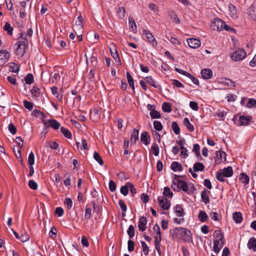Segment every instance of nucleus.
I'll list each match as a JSON object with an SVG mask.
<instances>
[{"mask_svg":"<svg viewBox=\"0 0 256 256\" xmlns=\"http://www.w3.org/2000/svg\"><path fill=\"white\" fill-rule=\"evenodd\" d=\"M162 109L164 112H170L172 110L171 108V104L168 102H164L162 105Z\"/></svg>","mask_w":256,"mask_h":256,"instance_id":"obj_32","label":"nucleus"},{"mask_svg":"<svg viewBox=\"0 0 256 256\" xmlns=\"http://www.w3.org/2000/svg\"><path fill=\"white\" fill-rule=\"evenodd\" d=\"M28 186L33 190H36L38 188V184L36 182L33 180H29Z\"/></svg>","mask_w":256,"mask_h":256,"instance_id":"obj_56","label":"nucleus"},{"mask_svg":"<svg viewBox=\"0 0 256 256\" xmlns=\"http://www.w3.org/2000/svg\"><path fill=\"white\" fill-rule=\"evenodd\" d=\"M48 124L54 130H58L60 126V124L55 120H49Z\"/></svg>","mask_w":256,"mask_h":256,"instance_id":"obj_27","label":"nucleus"},{"mask_svg":"<svg viewBox=\"0 0 256 256\" xmlns=\"http://www.w3.org/2000/svg\"><path fill=\"white\" fill-rule=\"evenodd\" d=\"M181 239L187 242H192V236L191 232L189 230L185 228Z\"/></svg>","mask_w":256,"mask_h":256,"instance_id":"obj_10","label":"nucleus"},{"mask_svg":"<svg viewBox=\"0 0 256 256\" xmlns=\"http://www.w3.org/2000/svg\"><path fill=\"white\" fill-rule=\"evenodd\" d=\"M148 8L155 13H158L159 12L158 6L154 3L149 4Z\"/></svg>","mask_w":256,"mask_h":256,"instance_id":"obj_49","label":"nucleus"},{"mask_svg":"<svg viewBox=\"0 0 256 256\" xmlns=\"http://www.w3.org/2000/svg\"><path fill=\"white\" fill-rule=\"evenodd\" d=\"M128 190H130V192L132 194V195L136 194V190L133 184L128 182Z\"/></svg>","mask_w":256,"mask_h":256,"instance_id":"obj_60","label":"nucleus"},{"mask_svg":"<svg viewBox=\"0 0 256 256\" xmlns=\"http://www.w3.org/2000/svg\"><path fill=\"white\" fill-rule=\"evenodd\" d=\"M246 52L244 50L240 49L234 52L231 58L234 60L239 61L243 60L246 56Z\"/></svg>","mask_w":256,"mask_h":256,"instance_id":"obj_5","label":"nucleus"},{"mask_svg":"<svg viewBox=\"0 0 256 256\" xmlns=\"http://www.w3.org/2000/svg\"><path fill=\"white\" fill-rule=\"evenodd\" d=\"M171 187L173 190L178 192L180 190H182L184 192H187L188 188L186 182L176 178L174 180Z\"/></svg>","mask_w":256,"mask_h":256,"instance_id":"obj_3","label":"nucleus"},{"mask_svg":"<svg viewBox=\"0 0 256 256\" xmlns=\"http://www.w3.org/2000/svg\"><path fill=\"white\" fill-rule=\"evenodd\" d=\"M64 203L68 209H70L72 206V201L70 198H66L64 200Z\"/></svg>","mask_w":256,"mask_h":256,"instance_id":"obj_59","label":"nucleus"},{"mask_svg":"<svg viewBox=\"0 0 256 256\" xmlns=\"http://www.w3.org/2000/svg\"><path fill=\"white\" fill-rule=\"evenodd\" d=\"M20 68L18 64L14 62H12L10 64L9 66V70L13 72L18 73L19 71Z\"/></svg>","mask_w":256,"mask_h":256,"instance_id":"obj_30","label":"nucleus"},{"mask_svg":"<svg viewBox=\"0 0 256 256\" xmlns=\"http://www.w3.org/2000/svg\"><path fill=\"white\" fill-rule=\"evenodd\" d=\"M248 247L252 249L254 252L256 251V238L254 237L251 238L248 243Z\"/></svg>","mask_w":256,"mask_h":256,"instance_id":"obj_19","label":"nucleus"},{"mask_svg":"<svg viewBox=\"0 0 256 256\" xmlns=\"http://www.w3.org/2000/svg\"><path fill=\"white\" fill-rule=\"evenodd\" d=\"M147 224V220L146 217L142 216L139 219L138 227L139 230L144 232L146 229V224Z\"/></svg>","mask_w":256,"mask_h":256,"instance_id":"obj_14","label":"nucleus"},{"mask_svg":"<svg viewBox=\"0 0 256 256\" xmlns=\"http://www.w3.org/2000/svg\"><path fill=\"white\" fill-rule=\"evenodd\" d=\"M164 196L171 198L173 196L172 192L170 190L168 187H165L164 188V191L163 192Z\"/></svg>","mask_w":256,"mask_h":256,"instance_id":"obj_39","label":"nucleus"},{"mask_svg":"<svg viewBox=\"0 0 256 256\" xmlns=\"http://www.w3.org/2000/svg\"><path fill=\"white\" fill-rule=\"evenodd\" d=\"M200 74L202 78L206 80H208L212 76V70L210 68L203 69Z\"/></svg>","mask_w":256,"mask_h":256,"instance_id":"obj_13","label":"nucleus"},{"mask_svg":"<svg viewBox=\"0 0 256 256\" xmlns=\"http://www.w3.org/2000/svg\"><path fill=\"white\" fill-rule=\"evenodd\" d=\"M4 29V30L7 32V34L10 36L12 34L13 28L10 26V24L8 22H6Z\"/></svg>","mask_w":256,"mask_h":256,"instance_id":"obj_37","label":"nucleus"},{"mask_svg":"<svg viewBox=\"0 0 256 256\" xmlns=\"http://www.w3.org/2000/svg\"><path fill=\"white\" fill-rule=\"evenodd\" d=\"M52 94L56 96V98L60 101L62 98V94L61 93L58 92V88L56 86H53L51 88Z\"/></svg>","mask_w":256,"mask_h":256,"instance_id":"obj_22","label":"nucleus"},{"mask_svg":"<svg viewBox=\"0 0 256 256\" xmlns=\"http://www.w3.org/2000/svg\"><path fill=\"white\" fill-rule=\"evenodd\" d=\"M187 42L189 46L192 48H198L201 44L200 40L196 38H188Z\"/></svg>","mask_w":256,"mask_h":256,"instance_id":"obj_11","label":"nucleus"},{"mask_svg":"<svg viewBox=\"0 0 256 256\" xmlns=\"http://www.w3.org/2000/svg\"><path fill=\"white\" fill-rule=\"evenodd\" d=\"M160 206L164 209L168 210L170 206V202L167 198L164 196H159L158 198Z\"/></svg>","mask_w":256,"mask_h":256,"instance_id":"obj_8","label":"nucleus"},{"mask_svg":"<svg viewBox=\"0 0 256 256\" xmlns=\"http://www.w3.org/2000/svg\"><path fill=\"white\" fill-rule=\"evenodd\" d=\"M144 80L147 83H148L150 86L154 88H156L155 80L153 79V78L152 76H147L144 78Z\"/></svg>","mask_w":256,"mask_h":256,"instance_id":"obj_43","label":"nucleus"},{"mask_svg":"<svg viewBox=\"0 0 256 256\" xmlns=\"http://www.w3.org/2000/svg\"><path fill=\"white\" fill-rule=\"evenodd\" d=\"M208 217L204 211L200 210L199 212L198 218L200 222H205L208 220Z\"/></svg>","mask_w":256,"mask_h":256,"instance_id":"obj_23","label":"nucleus"},{"mask_svg":"<svg viewBox=\"0 0 256 256\" xmlns=\"http://www.w3.org/2000/svg\"><path fill=\"white\" fill-rule=\"evenodd\" d=\"M216 178L222 182H224L225 181V176L224 175V174L222 172H217L216 175Z\"/></svg>","mask_w":256,"mask_h":256,"instance_id":"obj_58","label":"nucleus"},{"mask_svg":"<svg viewBox=\"0 0 256 256\" xmlns=\"http://www.w3.org/2000/svg\"><path fill=\"white\" fill-rule=\"evenodd\" d=\"M130 26L132 31H134L136 30V24L134 21V18L130 16L128 18Z\"/></svg>","mask_w":256,"mask_h":256,"instance_id":"obj_34","label":"nucleus"},{"mask_svg":"<svg viewBox=\"0 0 256 256\" xmlns=\"http://www.w3.org/2000/svg\"><path fill=\"white\" fill-rule=\"evenodd\" d=\"M175 212L176 215L178 216H181L183 212V208L179 205H176L175 208Z\"/></svg>","mask_w":256,"mask_h":256,"instance_id":"obj_47","label":"nucleus"},{"mask_svg":"<svg viewBox=\"0 0 256 256\" xmlns=\"http://www.w3.org/2000/svg\"><path fill=\"white\" fill-rule=\"evenodd\" d=\"M16 142L18 144V146L19 147L20 149L22 148L23 140L20 136L16 137Z\"/></svg>","mask_w":256,"mask_h":256,"instance_id":"obj_64","label":"nucleus"},{"mask_svg":"<svg viewBox=\"0 0 256 256\" xmlns=\"http://www.w3.org/2000/svg\"><path fill=\"white\" fill-rule=\"evenodd\" d=\"M148 133L146 132H144L142 133L140 136L141 141L146 145H148L150 144V137H148Z\"/></svg>","mask_w":256,"mask_h":256,"instance_id":"obj_25","label":"nucleus"},{"mask_svg":"<svg viewBox=\"0 0 256 256\" xmlns=\"http://www.w3.org/2000/svg\"><path fill=\"white\" fill-rule=\"evenodd\" d=\"M228 9L230 12V16L231 18L234 19L238 18V12L234 6L232 4H230L228 6Z\"/></svg>","mask_w":256,"mask_h":256,"instance_id":"obj_15","label":"nucleus"},{"mask_svg":"<svg viewBox=\"0 0 256 256\" xmlns=\"http://www.w3.org/2000/svg\"><path fill=\"white\" fill-rule=\"evenodd\" d=\"M30 92L32 96L37 97L40 94V90L38 87L34 86Z\"/></svg>","mask_w":256,"mask_h":256,"instance_id":"obj_46","label":"nucleus"},{"mask_svg":"<svg viewBox=\"0 0 256 256\" xmlns=\"http://www.w3.org/2000/svg\"><path fill=\"white\" fill-rule=\"evenodd\" d=\"M232 218L236 224H240L243 220L242 214L240 212H235L233 213Z\"/></svg>","mask_w":256,"mask_h":256,"instance_id":"obj_18","label":"nucleus"},{"mask_svg":"<svg viewBox=\"0 0 256 256\" xmlns=\"http://www.w3.org/2000/svg\"><path fill=\"white\" fill-rule=\"evenodd\" d=\"M34 163V154L32 152H30L28 158V164L33 165Z\"/></svg>","mask_w":256,"mask_h":256,"instance_id":"obj_51","label":"nucleus"},{"mask_svg":"<svg viewBox=\"0 0 256 256\" xmlns=\"http://www.w3.org/2000/svg\"><path fill=\"white\" fill-rule=\"evenodd\" d=\"M143 35L146 37V40L150 42L152 46H156L157 45V42L154 36L149 30H142Z\"/></svg>","mask_w":256,"mask_h":256,"instance_id":"obj_7","label":"nucleus"},{"mask_svg":"<svg viewBox=\"0 0 256 256\" xmlns=\"http://www.w3.org/2000/svg\"><path fill=\"white\" fill-rule=\"evenodd\" d=\"M226 177H230L233 174V170L231 166H228L220 171Z\"/></svg>","mask_w":256,"mask_h":256,"instance_id":"obj_20","label":"nucleus"},{"mask_svg":"<svg viewBox=\"0 0 256 256\" xmlns=\"http://www.w3.org/2000/svg\"><path fill=\"white\" fill-rule=\"evenodd\" d=\"M240 179L242 182L245 184H248L249 182V177L245 174H242Z\"/></svg>","mask_w":256,"mask_h":256,"instance_id":"obj_40","label":"nucleus"},{"mask_svg":"<svg viewBox=\"0 0 256 256\" xmlns=\"http://www.w3.org/2000/svg\"><path fill=\"white\" fill-rule=\"evenodd\" d=\"M20 34L21 40H19L15 44V46H16L15 53L17 56L22 57L24 55L26 50L28 46V41L26 38V36L24 34Z\"/></svg>","mask_w":256,"mask_h":256,"instance_id":"obj_1","label":"nucleus"},{"mask_svg":"<svg viewBox=\"0 0 256 256\" xmlns=\"http://www.w3.org/2000/svg\"><path fill=\"white\" fill-rule=\"evenodd\" d=\"M24 80L26 84H32L34 82L33 75L31 74H28L24 78Z\"/></svg>","mask_w":256,"mask_h":256,"instance_id":"obj_44","label":"nucleus"},{"mask_svg":"<svg viewBox=\"0 0 256 256\" xmlns=\"http://www.w3.org/2000/svg\"><path fill=\"white\" fill-rule=\"evenodd\" d=\"M154 128L158 131H160L162 129V125L161 122L158 120L154 122Z\"/></svg>","mask_w":256,"mask_h":256,"instance_id":"obj_48","label":"nucleus"},{"mask_svg":"<svg viewBox=\"0 0 256 256\" xmlns=\"http://www.w3.org/2000/svg\"><path fill=\"white\" fill-rule=\"evenodd\" d=\"M162 240L160 232H156L154 236L155 244H160Z\"/></svg>","mask_w":256,"mask_h":256,"instance_id":"obj_55","label":"nucleus"},{"mask_svg":"<svg viewBox=\"0 0 256 256\" xmlns=\"http://www.w3.org/2000/svg\"><path fill=\"white\" fill-rule=\"evenodd\" d=\"M135 229L132 225L130 226L127 232L130 238H132L134 236Z\"/></svg>","mask_w":256,"mask_h":256,"instance_id":"obj_42","label":"nucleus"},{"mask_svg":"<svg viewBox=\"0 0 256 256\" xmlns=\"http://www.w3.org/2000/svg\"><path fill=\"white\" fill-rule=\"evenodd\" d=\"M250 121V118L248 117H246L244 116H241L239 118L238 122L237 124L238 126H246L248 125Z\"/></svg>","mask_w":256,"mask_h":256,"instance_id":"obj_16","label":"nucleus"},{"mask_svg":"<svg viewBox=\"0 0 256 256\" xmlns=\"http://www.w3.org/2000/svg\"><path fill=\"white\" fill-rule=\"evenodd\" d=\"M222 82L228 86L230 88H234L236 86L235 83L228 78H224L222 80Z\"/></svg>","mask_w":256,"mask_h":256,"instance_id":"obj_28","label":"nucleus"},{"mask_svg":"<svg viewBox=\"0 0 256 256\" xmlns=\"http://www.w3.org/2000/svg\"><path fill=\"white\" fill-rule=\"evenodd\" d=\"M171 168L174 172L182 171V166L181 164L177 162H174L171 164Z\"/></svg>","mask_w":256,"mask_h":256,"instance_id":"obj_21","label":"nucleus"},{"mask_svg":"<svg viewBox=\"0 0 256 256\" xmlns=\"http://www.w3.org/2000/svg\"><path fill=\"white\" fill-rule=\"evenodd\" d=\"M94 158L96 161H97L98 162V164L100 165H103L104 162L102 158L100 156V154L96 152H95L94 154Z\"/></svg>","mask_w":256,"mask_h":256,"instance_id":"obj_45","label":"nucleus"},{"mask_svg":"<svg viewBox=\"0 0 256 256\" xmlns=\"http://www.w3.org/2000/svg\"><path fill=\"white\" fill-rule=\"evenodd\" d=\"M138 133L139 132L138 130L136 128L133 130L132 133L131 134L130 139L132 141L134 140V143L138 139Z\"/></svg>","mask_w":256,"mask_h":256,"instance_id":"obj_31","label":"nucleus"},{"mask_svg":"<svg viewBox=\"0 0 256 256\" xmlns=\"http://www.w3.org/2000/svg\"><path fill=\"white\" fill-rule=\"evenodd\" d=\"M64 176L66 178V179L64 180V184L65 186L69 187L71 184L70 176L68 174H66Z\"/></svg>","mask_w":256,"mask_h":256,"instance_id":"obj_61","label":"nucleus"},{"mask_svg":"<svg viewBox=\"0 0 256 256\" xmlns=\"http://www.w3.org/2000/svg\"><path fill=\"white\" fill-rule=\"evenodd\" d=\"M210 193V192L206 190H204L202 192L201 198L202 202H204L205 204H207L210 202V200L208 196V194Z\"/></svg>","mask_w":256,"mask_h":256,"instance_id":"obj_17","label":"nucleus"},{"mask_svg":"<svg viewBox=\"0 0 256 256\" xmlns=\"http://www.w3.org/2000/svg\"><path fill=\"white\" fill-rule=\"evenodd\" d=\"M224 22L222 20L216 18L212 20L211 24V28L214 30L220 31L223 30Z\"/></svg>","mask_w":256,"mask_h":256,"instance_id":"obj_4","label":"nucleus"},{"mask_svg":"<svg viewBox=\"0 0 256 256\" xmlns=\"http://www.w3.org/2000/svg\"><path fill=\"white\" fill-rule=\"evenodd\" d=\"M84 19L81 15L79 16L78 18V20L76 21V24L78 26V28L82 30L83 28Z\"/></svg>","mask_w":256,"mask_h":256,"instance_id":"obj_36","label":"nucleus"},{"mask_svg":"<svg viewBox=\"0 0 256 256\" xmlns=\"http://www.w3.org/2000/svg\"><path fill=\"white\" fill-rule=\"evenodd\" d=\"M214 236L216 239L214 242L213 250L218 254L224 244V236L221 230H216L214 232Z\"/></svg>","mask_w":256,"mask_h":256,"instance_id":"obj_2","label":"nucleus"},{"mask_svg":"<svg viewBox=\"0 0 256 256\" xmlns=\"http://www.w3.org/2000/svg\"><path fill=\"white\" fill-rule=\"evenodd\" d=\"M108 187L111 192L115 191L116 188V182L114 180H110L109 182Z\"/></svg>","mask_w":256,"mask_h":256,"instance_id":"obj_54","label":"nucleus"},{"mask_svg":"<svg viewBox=\"0 0 256 256\" xmlns=\"http://www.w3.org/2000/svg\"><path fill=\"white\" fill-rule=\"evenodd\" d=\"M216 162L217 164H220L222 161H224L226 160V154L225 152L222 151H217L216 152Z\"/></svg>","mask_w":256,"mask_h":256,"instance_id":"obj_12","label":"nucleus"},{"mask_svg":"<svg viewBox=\"0 0 256 256\" xmlns=\"http://www.w3.org/2000/svg\"><path fill=\"white\" fill-rule=\"evenodd\" d=\"M172 128L174 132L176 134H180V128L176 122H172Z\"/></svg>","mask_w":256,"mask_h":256,"instance_id":"obj_35","label":"nucleus"},{"mask_svg":"<svg viewBox=\"0 0 256 256\" xmlns=\"http://www.w3.org/2000/svg\"><path fill=\"white\" fill-rule=\"evenodd\" d=\"M120 192L124 196H126L128 192V182L125 186H123L120 188Z\"/></svg>","mask_w":256,"mask_h":256,"instance_id":"obj_50","label":"nucleus"},{"mask_svg":"<svg viewBox=\"0 0 256 256\" xmlns=\"http://www.w3.org/2000/svg\"><path fill=\"white\" fill-rule=\"evenodd\" d=\"M150 116L152 118H160V114L155 110L150 112Z\"/></svg>","mask_w":256,"mask_h":256,"instance_id":"obj_53","label":"nucleus"},{"mask_svg":"<svg viewBox=\"0 0 256 256\" xmlns=\"http://www.w3.org/2000/svg\"><path fill=\"white\" fill-rule=\"evenodd\" d=\"M116 14L120 18H123L126 14V9L124 7H119L116 11Z\"/></svg>","mask_w":256,"mask_h":256,"instance_id":"obj_26","label":"nucleus"},{"mask_svg":"<svg viewBox=\"0 0 256 256\" xmlns=\"http://www.w3.org/2000/svg\"><path fill=\"white\" fill-rule=\"evenodd\" d=\"M152 150L153 151L154 156H157L158 155L160 148L158 144L156 142L153 143L152 146Z\"/></svg>","mask_w":256,"mask_h":256,"instance_id":"obj_41","label":"nucleus"},{"mask_svg":"<svg viewBox=\"0 0 256 256\" xmlns=\"http://www.w3.org/2000/svg\"><path fill=\"white\" fill-rule=\"evenodd\" d=\"M8 130L12 134H14L16 133V128L14 125L12 124H10L8 126Z\"/></svg>","mask_w":256,"mask_h":256,"instance_id":"obj_57","label":"nucleus"},{"mask_svg":"<svg viewBox=\"0 0 256 256\" xmlns=\"http://www.w3.org/2000/svg\"><path fill=\"white\" fill-rule=\"evenodd\" d=\"M10 57V53L6 50L0 51V66H3L9 60Z\"/></svg>","mask_w":256,"mask_h":256,"instance_id":"obj_9","label":"nucleus"},{"mask_svg":"<svg viewBox=\"0 0 256 256\" xmlns=\"http://www.w3.org/2000/svg\"><path fill=\"white\" fill-rule=\"evenodd\" d=\"M89 62H90L92 65L96 66L97 64L96 58L94 56H90V57L89 58V60H86V63L88 64Z\"/></svg>","mask_w":256,"mask_h":256,"instance_id":"obj_52","label":"nucleus"},{"mask_svg":"<svg viewBox=\"0 0 256 256\" xmlns=\"http://www.w3.org/2000/svg\"><path fill=\"white\" fill-rule=\"evenodd\" d=\"M185 228H176L171 229L170 231V234L174 238L181 239Z\"/></svg>","mask_w":256,"mask_h":256,"instance_id":"obj_6","label":"nucleus"},{"mask_svg":"<svg viewBox=\"0 0 256 256\" xmlns=\"http://www.w3.org/2000/svg\"><path fill=\"white\" fill-rule=\"evenodd\" d=\"M126 77L128 81V82L130 86L132 88L133 90H134V81L132 77L130 75V73L128 72H126Z\"/></svg>","mask_w":256,"mask_h":256,"instance_id":"obj_33","label":"nucleus"},{"mask_svg":"<svg viewBox=\"0 0 256 256\" xmlns=\"http://www.w3.org/2000/svg\"><path fill=\"white\" fill-rule=\"evenodd\" d=\"M24 107L26 108H27L30 110H32L33 108L32 103L31 102H28L27 100L24 101Z\"/></svg>","mask_w":256,"mask_h":256,"instance_id":"obj_63","label":"nucleus"},{"mask_svg":"<svg viewBox=\"0 0 256 256\" xmlns=\"http://www.w3.org/2000/svg\"><path fill=\"white\" fill-rule=\"evenodd\" d=\"M204 166L203 164L201 162H196L194 164L193 167V170L195 172L198 171H202L204 170Z\"/></svg>","mask_w":256,"mask_h":256,"instance_id":"obj_24","label":"nucleus"},{"mask_svg":"<svg viewBox=\"0 0 256 256\" xmlns=\"http://www.w3.org/2000/svg\"><path fill=\"white\" fill-rule=\"evenodd\" d=\"M61 132L64 134V136L68 138H70L72 137V134L66 128L64 127H62L60 128Z\"/></svg>","mask_w":256,"mask_h":256,"instance_id":"obj_38","label":"nucleus"},{"mask_svg":"<svg viewBox=\"0 0 256 256\" xmlns=\"http://www.w3.org/2000/svg\"><path fill=\"white\" fill-rule=\"evenodd\" d=\"M256 104V100H255L254 98H250V99L248 100L247 102V104H246V106L248 108H251L252 106H254Z\"/></svg>","mask_w":256,"mask_h":256,"instance_id":"obj_62","label":"nucleus"},{"mask_svg":"<svg viewBox=\"0 0 256 256\" xmlns=\"http://www.w3.org/2000/svg\"><path fill=\"white\" fill-rule=\"evenodd\" d=\"M184 124L188 130H190V132H192L194 130V127L193 125L190 122L188 118H184Z\"/></svg>","mask_w":256,"mask_h":256,"instance_id":"obj_29","label":"nucleus"}]
</instances>
